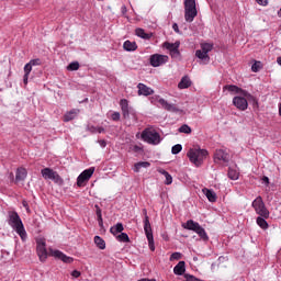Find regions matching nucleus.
Returning a JSON list of instances; mask_svg holds the SVG:
<instances>
[{
    "mask_svg": "<svg viewBox=\"0 0 281 281\" xmlns=\"http://www.w3.org/2000/svg\"><path fill=\"white\" fill-rule=\"evenodd\" d=\"M36 251L41 262H45L48 256H53V258H57L58 260H61V262H65L66 265H71V262H74V257H69L60 250H54L49 248L48 251L45 247H37Z\"/></svg>",
    "mask_w": 281,
    "mask_h": 281,
    "instance_id": "obj_1",
    "label": "nucleus"
},
{
    "mask_svg": "<svg viewBox=\"0 0 281 281\" xmlns=\"http://www.w3.org/2000/svg\"><path fill=\"white\" fill-rule=\"evenodd\" d=\"M8 225L16 232L18 235L22 238V240H25L27 238V232H25V226L23 225V221L21 220V216H19V213L16 211H9L8 212Z\"/></svg>",
    "mask_w": 281,
    "mask_h": 281,
    "instance_id": "obj_2",
    "label": "nucleus"
},
{
    "mask_svg": "<svg viewBox=\"0 0 281 281\" xmlns=\"http://www.w3.org/2000/svg\"><path fill=\"white\" fill-rule=\"evenodd\" d=\"M209 155L210 154L207 153V149H201V148H191L187 153V157L189 158V161H191V164L196 166V168L203 165V161L207 159Z\"/></svg>",
    "mask_w": 281,
    "mask_h": 281,
    "instance_id": "obj_3",
    "label": "nucleus"
},
{
    "mask_svg": "<svg viewBox=\"0 0 281 281\" xmlns=\"http://www.w3.org/2000/svg\"><path fill=\"white\" fill-rule=\"evenodd\" d=\"M198 14L196 0H184V21H187V23H192Z\"/></svg>",
    "mask_w": 281,
    "mask_h": 281,
    "instance_id": "obj_4",
    "label": "nucleus"
},
{
    "mask_svg": "<svg viewBox=\"0 0 281 281\" xmlns=\"http://www.w3.org/2000/svg\"><path fill=\"white\" fill-rule=\"evenodd\" d=\"M140 137L144 142H147V144H153L154 146H157V144L161 142V136L157 133V131L151 128L144 130Z\"/></svg>",
    "mask_w": 281,
    "mask_h": 281,
    "instance_id": "obj_5",
    "label": "nucleus"
},
{
    "mask_svg": "<svg viewBox=\"0 0 281 281\" xmlns=\"http://www.w3.org/2000/svg\"><path fill=\"white\" fill-rule=\"evenodd\" d=\"M256 214L261 216L262 218L269 217V210H267V206L265 205V201H262V196H257L252 203H251Z\"/></svg>",
    "mask_w": 281,
    "mask_h": 281,
    "instance_id": "obj_6",
    "label": "nucleus"
},
{
    "mask_svg": "<svg viewBox=\"0 0 281 281\" xmlns=\"http://www.w3.org/2000/svg\"><path fill=\"white\" fill-rule=\"evenodd\" d=\"M41 175L43 179H49L50 181H54V183H57V186H63L64 180L54 169L46 167L41 170Z\"/></svg>",
    "mask_w": 281,
    "mask_h": 281,
    "instance_id": "obj_7",
    "label": "nucleus"
},
{
    "mask_svg": "<svg viewBox=\"0 0 281 281\" xmlns=\"http://www.w3.org/2000/svg\"><path fill=\"white\" fill-rule=\"evenodd\" d=\"M159 102L160 106L169 113H179V109L175 103H169L166 99H161L159 95L151 97V103Z\"/></svg>",
    "mask_w": 281,
    "mask_h": 281,
    "instance_id": "obj_8",
    "label": "nucleus"
},
{
    "mask_svg": "<svg viewBox=\"0 0 281 281\" xmlns=\"http://www.w3.org/2000/svg\"><path fill=\"white\" fill-rule=\"evenodd\" d=\"M224 90L229 91L231 93H241V95H244V98H247L249 102H254V104H258V100L256 99V97H254L249 92L238 88L237 86L227 85L224 87Z\"/></svg>",
    "mask_w": 281,
    "mask_h": 281,
    "instance_id": "obj_9",
    "label": "nucleus"
},
{
    "mask_svg": "<svg viewBox=\"0 0 281 281\" xmlns=\"http://www.w3.org/2000/svg\"><path fill=\"white\" fill-rule=\"evenodd\" d=\"M93 172H95V168L93 167L83 170L77 178L78 188H85L87 182L91 179V177H93Z\"/></svg>",
    "mask_w": 281,
    "mask_h": 281,
    "instance_id": "obj_10",
    "label": "nucleus"
},
{
    "mask_svg": "<svg viewBox=\"0 0 281 281\" xmlns=\"http://www.w3.org/2000/svg\"><path fill=\"white\" fill-rule=\"evenodd\" d=\"M162 46L165 47V49H168L171 58H179V56H181V52H179V47H181V42L179 41L175 43L165 42Z\"/></svg>",
    "mask_w": 281,
    "mask_h": 281,
    "instance_id": "obj_11",
    "label": "nucleus"
},
{
    "mask_svg": "<svg viewBox=\"0 0 281 281\" xmlns=\"http://www.w3.org/2000/svg\"><path fill=\"white\" fill-rule=\"evenodd\" d=\"M170 58L168 55H159V54H154L149 58V63L151 67H161V65H166Z\"/></svg>",
    "mask_w": 281,
    "mask_h": 281,
    "instance_id": "obj_12",
    "label": "nucleus"
},
{
    "mask_svg": "<svg viewBox=\"0 0 281 281\" xmlns=\"http://www.w3.org/2000/svg\"><path fill=\"white\" fill-rule=\"evenodd\" d=\"M144 232L147 236L149 247H155V239L153 238V227L150 226V218L148 216L144 218Z\"/></svg>",
    "mask_w": 281,
    "mask_h": 281,
    "instance_id": "obj_13",
    "label": "nucleus"
},
{
    "mask_svg": "<svg viewBox=\"0 0 281 281\" xmlns=\"http://www.w3.org/2000/svg\"><path fill=\"white\" fill-rule=\"evenodd\" d=\"M247 97H234L233 104L238 109V111H247V108L249 106Z\"/></svg>",
    "mask_w": 281,
    "mask_h": 281,
    "instance_id": "obj_14",
    "label": "nucleus"
},
{
    "mask_svg": "<svg viewBox=\"0 0 281 281\" xmlns=\"http://www.w3.org/2000/svg\"><path fill=\"white\" fill-rule=\"evenodd\" d=\"M214 161L215 164H218V161L229 164V153L225 149H217L214 154Z\"/></svg>",
    "mask_w": 281,
    "mask_h": 281,
    "instance_id": "obj_15",
    "label": "nucleus"
},
{
    "mask_svg": "<svg viewBox=\"0 0 281 281\" xmlns=\"http://www.w3.org/2000/svg\"><path fill=\"white\" fill-rule=\"evenodd\" d=\"M137 89H138V95H153V93H155V90H153V88L144 85V83H138L137 85Z\"/></svg>",
    "mask_w": 281,
    "mask_h": 281,
    "instance_id": "obj_16",
    "label": "nucleus"
},
{
    "mask_svg": "<svg viewBox=\"0 0 281 281\" xmlns=\"http://www.w3.org/2000/svg\"><path fill=\"white\" fill-rule=\"evenodd\" d=\"M120 106H121V111L123 113V117L125 120H128V117L131 115V108L128 106V100L122 99L120 101Z\"/></svg>",
    "mask_w": 281,
    "mask_h": 281,
    "instance_id": "obj_17",
    "label": "nucleus"
},
{
    "mask_svg": "<svg viewBox=\"0 0 281 281\" xmlns=\"http://www.w3.org/2000/svg\"><path fill=\"white\" fill-rule=\"evenodd\" d=\"M183 229H189L190 232H196L198 228L201 227L199 222H194L193 220H188L187 223L182 224Z\"/></svg>",
    "mask_w": 281,
    "mask_h": 281,
    "instance_id": "obj_18",
    "label": "nucleus"
},
{
    "mask_svg": "<svg viewBox=\"0 0 281 281\" xmlns=\"http://www.w3.org/2000/svg\"><path fill=\"white\" fill-rule=\"evenodd\" d=\"M80 113L79 109H72L64 115V122H71V120H76L78 114Z\"/></svg>",
    "mask_w": 281,
    "mask_h": 281,
    "instance_id": "obj_19",
    "label": "nucleus"
},
{
    "mask_svg": "<svg viewBox=\"0 0 281 281\" xmlns=\"http://www.w3.org/2000/svg\"><path fill=\"white\" fill-rule=\"evenodd\" d=\"M175 276H183L186 273V261H179L173 268Z\"/></svg>",
    "mask_w": 281,
    "mask_h": 281,
    "instance_id": "obj_20",
    "label": "nucleus"
},
{
    "mask_svg": "<svg viewBox=\"0 0 281 281\" xmlns=\"http://www.w3.org/2000/svg\"><path fill=\"white\" fill-rule=\"evenodd\" d=\"M190 87H192V80H190V77L188 76L182 77L180 82L178 83V88L190 89Z\"/></svg>",
    "mask_w": 281,
    "mask_h": 281,
    "instance_id": "obj_21",
    "label": "nucleus"
},
{
    "mask_svg": "<svg viewBox=\"0 0 281 281\" xmlns=\"http://www.w3.org/2000/svg\"><path fill=\"white\" fill-rule=\"evenodd\" d=\"M26 178H27V169L18 168L15 173V181H25Z\"/></svg>",
    "mask_w": 281,
    "mask_h": 281,
    "instance_id": "obj_22",
    "label": "nucleus"
},
{
    "mask_svg": "<svg viewBox=\"0 0 281 281\" xmlns=\"http://www.w3.org/2000/svg\"><path fill=\"white\" fill-rule=\"evenodd\" d=\"M195 56L202 60L203 65H207V63H210V55L204 53L202 49H198L195 52Z\"/></svg>",
    "mask_w": 281,
    "mask_h": 281,
    "instance_id": "obj_23",
    "label": "nucleus"
},
{
    "mask_svg": "<svg viewBox=\"0 0 281 281\" xmlns=\"http://www.w3.org/2000/svg\"><path fill=\"white\" fill-rule=\"evenodd\" d=\"M123 49H125V52H135L137 49V43L127 40L123 44Z\"/></svg>",
    "mask_w": 281,
    "mask_h": 281,
    "instance_id": "obj_24",
    "label": "nucleus"
},
{
    "mask_svg": "<svg viewBox=\"0 0 281 281\" xmlns=\"http://www.w3.org/2000/svg\"><path fill=\"white\" fill-rule=\"evenodd\" d=\"M203 193L205 194L210 203H216V193L214 191L210 189H203Z\"/></svg>",
    "mask_w": 281,
    "mask_h": 281,
    "instance_id": "obj_25",
    "label": "nucleus"
},
{
    "mask_svg": "<svg viewBox=\"0 0 281 281\" xmlns=\"http://www.w3.org/2000/svg\"><path fill=\"white\" fill-rule=\"evenodd\" d=\"M110 232L111 234H113V236H119V234H122V232H124V225L122 223H117L110 228Z\"/></svg>",
    "mask_w": 281,
    "mask_h": 281,
    "instance_id": "obj_26",
    "label": "nucleus"
},
{
    "mask_svg": "<svg viewBox=\"0 0 281 281\" xmlns=\"http://www.w3.org/2000/svg\"><path fill=\"white\" fill-rule=\"evenodd\" d=\"M135 34L136 36H138L139 38H144L145 41H149V38H151V34L146 33V31H144V29H136L135 30Z\"/></svg>",
    "mask_w": 281,
    "mask_h": 281,
    "instance_id": "obj_27",
    "label": "nucleus"
},
{
    "mask_svg": "<svg viewBox=\"0 0 281 281\" xmlns=\"http://www.w3.org/2000/svg\"><path fill=\"white\" fill-rule=\"evenodd\" d=\"M142 168H150V162L148 161H139V162H136L134 165V172H139V170H142Z\"/></svg>",
    "mask_w": 281,
    "mask_h": 281,
    "instance_id": "obj_28",
    "label": "nucleus"
},
{
    "mask_svg": "<svg viewBox=\"0 0 281 281\" xmlns=\"http://www.w3.org/2000/svg\"><path fill=\"white\" fill-rule=\"evenodd\" d=\"M227 175H228V179H232V181H238V177H240V173L232 167L228 168Z\"/></svg>",
    "mask_w": 281,
    "mask_h": 281,
    "instance_id": "obj_29",
    "label": "nucleus"
},
{
    "mask_svg": "<svg viewBox=\"0 0 281 281\" xmlns=\"http://www.w3.org/2000/svg\"><path fill=\"white\" fill-rule=\"evenodd\" d=\"M158 172L166 178V181H165L166 186H171L172 176L168 171H166L165 169H160V170H158Z\"/></svg>",
    "mask_w": 281,
    "mask_h": 281,
    "instance_id": "obj_30",
    "label": "nucleus"
},
{
    "mask_svg": "<svg viewBox=\"0 0 281 281\" xmlns=\"http://www.w3.org/2000/svg\"><path fill=\"white\" fill-rule=\"evenodd\" d=\"M95 207V214L98 218L99 226L102 227L104 225V221L102 220V209L97 204Z\"/></svg>",
    "mask_w": 281,
    "mask_h": 281,
    "instance_id": "obj_31",
    "label": "nucleus"
},
{
    "mask_svg": "<svg viewBox=\"0 0 281 281\" xmlns=\"http://www.w3.org/2000/svg\"><path fill=\"white\" fill-rule=\"evenodd\" d=\"M214 49V44L210 43H202L201 44V50L204 52V54H210Z\"/></svg>",
    "mask_w": 281,
    "mask_h": 281,
    "instance_id": "obj_32",
    "label": "nucleus"
},
{
    "mask_svg": "<svg viewBox=\"0 0 281 281\" xmlns=\"http://www.w3.org/2000/svg\"><path fill=\"white\" fill-rule=\"evenodd\" d=\"M257 225H259V227H261V229H267L269 227L267 220H265V217H262V216L257 217Z\"/></svg>",
    "mask_w": 281,
    "mask_h": 281,
    "instance_id": "obj_33",
    "label": "nucleus"
},
{
    "mask_svg": "<svg viewBox=\"0 0 281 281\" xmlns=\"http://www.w3.org/2000/svg\"><path fill=\"white\" fill-rule=\"evenodd\" d=\"M195 234L199 235L202 240H207V233H205V228H203L202 226H200L198 231H195Z\"/></svg>",
    "mask_w": 281,
    "mask_h": 281,
    "instance_id": "obj_34",
    "label": "nucleus"
},
{
    "mask_svg": "<svg viewBox=\"0 0 281 281\" xmlns=\"http://www.w3.org/2000/svg\"><path fill=\"white\" fill-rule=\"evenodd\" d=\"M68 71H78L80 69V64L78 61H72L67 66Z\"/></svg>",
    "mask_w": 281,
    "mask_h": 281,
    "instance_id": "obj_35",
    "label": "nucleus"
},
{
    "mask_svg": "<svg viewBox=\"0 0 281 281\" xmlns=\"http://www.w3.org/2000/svg\"><path fill=\"white\" fill-rule=\"evenodd\" d=\"M117 240L120 243H128L131 239L128 238V234L126 233H121L116 236Z\"/></svg>",
    "mask_w": 281,
    "mask_h": 281,
    "instance_id": "obj_36",
    "label": "nucleus"
},
{
    "mask_svg": "<svg viewBox=\"0 0 281 281\" xmlns=\"http://www.w3.org/2000/svg\"><path fill=\"white\" fill-rule=\"evenodd\" d=\"M94 244L97 245V247H105L106 246V243L100 236H94Z\"/></svg>",
    "mask_w": 281,
    "mask_h": 281,
    "instance_id": "obj_37",
    "label": "nucleus"
},
{
    "mask_svg": "<svg viewBox=\"0 0 281 281\" xmlns=\"http://www.w3.org/2000/svg\"><path fill=\"white\" fill-rule=\"evenodd\" d=\"M179 133H186V135H190V133H192V128L188 124H184L180 126Z\"/></svg>",
    "mask_w": 281,
    "mask_h": 281,
    "instance_id": "obj_38",
    "label": "nucleus"
},
{
    "mask_svg": "<svg viewBox=\"0 0 281 281\" xmlns=\"http://www.w3.org/2000/svg\"><path fill=\"white\" fill-rule=\"evenodd\" d=\"M181 150H183V146H181V144H177L171 148L172 155H179Z\"/></svg>",
    "mask_w": 281,
    "mask_h": 281,
    "instance_id": "obj_39",
    "label": "nucleus"
},
{
    "mask_svg": "<svg viewBox=\"0 0 281 281\" xmlns=\"http://www.w3.org/2000/svg\"><path fill=\"white\" fill-rule=\"evenodd\" d=\"M1 254H2V258H8V256H10V254H14V249L13 248L2 249Z\"/></svg>",
    "mask_w": 281,
    "mask_h": 281,
    "instance_id": "obj_40",
    "label": "nucleus"
},
{
    "mask_svg": "<svg viewBox=\"0 0 281 281\" xmlns=\"http://www.w3.org/2000/svg\"><path fill=\"white\" fill-rule=\"evenodd\" d=\"M181 256H182L181 252H173V254H171L169 260L171 262L175 261V260H181Z\"/></svg>",
    "mask_w": 281,
    "mask_h": 281,
    "instance_id": "obj_41",
    "label": "nucleus"
},
{
    "mask_svg": "<svg viewBox=\"0 0 281 281\" xmlns=\"http://www.w3.org/2000/svg\"><path fill=\"white\" fill-rule=\"evenodd\" d=\"M260 61H255L251 66V71H254L255 74H258V71H260Z\"/></svg>",
    "mask_w": 281,
    "mask_h": 281,
    "instance_id": "obj_42",
    "label": "nucleus"
},
{
    "mask_svg": "<svg viewBox=\"0 0 281 281\" xmlns=\"http://www.w3.org/2000/svg\"><path fill=\"white\" fill-rule=\"evenodd\" d=\"M30 74H32V64L27 63V64L24 66V75H25V76H30Z\"/></svg>",
    "mask_w": 281,
    "mask_h": 281,
    "instance_id": "obj_43",
    "label": "nucleus"
},
{
    "mask_svg": "<svg viewBox=\"0 0 281 281\" xmlns=\"http://www.w3.org/2000/svg\"><path fill=\"white\" fill-rule=\"evenodd\" d=\"M37 247H45L46 240L43 237L36 238Z\"/></svg>",
    "mask_w": 281,
    "mask_h": 281,
    "instance_id": "obj_44",
    "label": "nucleus"
},
{
    "mask_svg": "<svg viewBox=\"0 0 281 281\" xmlns=\"http://www.w3.org/2000/svg\"><path fill=\"white\" fill-rule=\"evenodd\" d=\"M29 64H30L32 67H36V66L41 65V59H40V58L32 59V60L29 61Z\"/></svg>",
    "mask_w": 281,
    "mask_h": 281,
    "instance_id": "obj_45",
    "label": "nucleus"
},
{
    "mask_svg": "<svg viewBox=\"0 0 281 281\" xmlns=\"http://www.w3.org/2000/svg\"><path fill=\"white\" fill-rule=\"evenodd\" d=\"M111 117L113 122H120V117H121L120 112L112 113Z\"/></svg>",
    "mask_w": 281,
    "mask_h": 281,
    "instance_id": "obj_46",
    "label": "nucleus"
},
{
    "mask_svg": "<svg viewBox=\"0 0 281 281\" xmlns=\"http://www.w3.org/2000/svg\"><path fill=\"white\" fill-rule=\"evenodd\" d=\"M256 2L258 3V5H263V7L269 5V0H256Z\"/></svg>",
    "mask_w": 281,
    "mask_h": 281,
    "instance_id": "obj_47",
    "label": "nucleus"
},
{
    "mask_svg": "<svg viewBox=\"0 0 281 281\" xmlns=\"http://www.w3.org/2000/svg\"><path fill=\"white\" fill-rule=\"evenodd\" d=\"M172 30H173V32H176V34H181V31L179 30V24L173 23L172 24Z\"/></svg>",
    "mask_w": 281,
    "mask_h": 281,
    "instance_id": "obj_48",
    "label": "nucleus"
},
{
    "mask_svg": "<svg viewBox=\"0 0 281 281\" xmlns=\"http://www.w3.org/2000/svg\"><path fill=\"white\" fill-rule=\"evenodd\" d=\"M131 150H133V153H139V150H142V147L134 145L133 147H131Z\"/></svg>",
    "mask_w": 281,
    "mask_h": 281,
    "instance_id": "obj_49",
    "label": "nucleus"
},
{
    "mask_svg": "<svg viewBox=\"0 0 281 281\" xmlns=\"http://www.w3.org/2000/svg\"><path fill=\"white\" fill-rule=\"evenodd\" d=\"M71 276H72V278H80L81 273H80V271H78V270H74V271L71 272Z\"/></svg>",
    "mask_w": 281,
    "mask_h": 281,
    "instance_id": "obj_50",
    "label": "nucleus"
},
{
    "mask_svg": "<svg viewBox=\"0 0 281 281\" xmlns=\"http://www.w3.org/2000/svg\"><path fill=\"white\" fill-rule=\"evenodd\" d=\"M89 131H90V133H98V127L91 126V127L89 128Z\"/></svg>",
    "mask_w": 281,
    "mask_h": 281,
    "instance_id": "obj_51",
    "label": "nucleus"
},
{
    "mask_svg": "<svg viewBox=\"0 0 281 281\" xmlns=\"http://www.w3.org/2000/svg\"><path fill=\"white\" fill-rule=\"evenodd\" d=\"M99 144L102 148L106 147V140H99Z\"/></svg>",
    "mask_w": 281,
    "mask_h": 281,
    "instance_id": "obj_52",
    "label": "nucleus"
},
{
    "mask_svg": "<svg viewBox=\"0 0 281 281\" xmlns=\"http://www.w3.org/2000/svg\"><path fill=\"white\" fill-rule=\"evenodd\" d=\"M121 12H122V14H126V12H128V10L126 9V5H123L121 8Z\"/></svg>",
    "mask_w": 281,
    "mask_h": 281,
    "instance_id": "obj_53",
    "label": "nucleus"
},
{
    "mask_svg": "<svg viewBox=\"0 0 281 281\" xmlns=\"http://www.w3.org/2000/svg\"><path fill=\"white\" fill-rule=\"evenodd\" d=\"M29 78H30V75H24V77H23L24 85H27Z\"/></svg>",
    "mask_w": 281,
    "mask_h": 281,
    "instance_id": "obj_54",
    "label": "nucleus"
},
{
    "mask_svg": "<svg viewBox=\"0 0 281 281\" xmlns=\"http://www.w3.org/2000/svg\"><path fill=\"white\" fill-rule=\"evenodd\" d=\"M23 207L26 209V212H30V206L27 205V203L25 201L22 202Z\"/></svg>",
    "mask_w": 281,
    "mask_h": 281,
    "instance_id": "obj_55",
    "label": "nucleus"
},
{
    "mask_svg": "<svg viewBox=\"0 0 281 281\" xmlns=\"http://www.w3.org/2000/svg\"><path fill=\"white\" fill-rule=\"evenodd\" d=\"M262 181H263L265 183L269 184V177L263 176V177H262Z\"/></svg>",
    "mask_w": 281,
    "mask_h": 281,
    "instance_id": "obj_56",
    "label": "nucleus"
},
{
    "mask_svg": "<svg viewBox=\"0 0 281 281\" xmlns=\"http://www.w3.org/2000/svg\"><path fill=\"white\" fill-rule=\"evenodd\" d=\"M97 133H104V127H97Z\"/></svg>",
    "mask_w": 281,
    "mask_h": 281,
    "instance_id": "obj_57",
    "label": "nucleus"
},
{
    "mask_svg": "<svg viewBox=\"0 0 281 281\" xmlns=\"http://www.w3.org/2000/svg\"><path fill=\"white\" fill-rule=\"evenodd\" d=\"M143 215L145 216V218L146 216H148V211L146 209H143Z\"/></svg>",
    "mask_w": 281,
    "mask_h": 281,
    "instance_id": "obj_58",
    "label": "nucleus"
},
{
    "mask_svg": "<svg viewBox=\"0 0 281 281\" xmlns=\"http://www.w3.org/2000/svg\"><path fill=\"white\" fill-rule=\"evenodd\" d=\"M277 63H278V65L281 66V57H278V58H277Z\"/></svg>",
    "mask_w": 281,
    "mask_h": 281,
    "instance_id": "obj_59",
    "label": "nucleus"
},
{
    "mask_svg": "<svg viewBox=\"0 0 281 281\" xmlns=\"http://www.w3.org/2000/svg\"><path fill=\"white\" fill-rule=\"evenodd\" d=\"M279 115H281V102L279 103Z\"/></svg>",
    "mask_w": 281,
    "mask_h": 281,
    "instance_id": "obj_60",
    "label": "nucleus"
},
{
    "mask_svg": "<svg viewBox=\"0 0 281 281\" xmlns=\"http://www.w3.org/2000/svg\"><path fill=\"white\" fill-rule=\"evenodd\" d=\"M150 250H151V251H155V247H150Z\"/></svg>",
    "mask_w": 281,
    "mask_h": 281,
    "instance_id": "obj_61",
    "label": "nucleus"
},
{
    "mask_svg": "<svg viewBox=\"0 0 281 281\" xmlns=\"http://www.w3.org/2000/svg\"><path fill=\"white\" fill-rule=\"evenodd\" d=\"M279 16H281V8H280V10H279Z\"/></svg>",
    "mask_w": 281,
    "mask_h": 281,
    "instance_id": "obj_62",
    "label": "nucleus"
},
{
    "mask_svg": "<svg viewBox=\"0 0 281 281\" xmlns=\"http://www.w3.org/2000/svg\"><path fill=\"white\" fill-rule=\"evenodd\" d=\"M101 249H104V247H101Z\"/></svg>",
    "mask_w": 281,
    "mask_h": 281,
    "instance_id": "obj_63",
    "label": "nucleus"
},
{
    "mask_svg": "<svg viewBox=\"0 0 281 281\" xmlns=\"http://www.w3.org/2000/svg\"><path fill=\"white\" fill-rule=\"evenodd\" d=\"M99 1H104V0H99Z\"/></svg>",
    "mask_w": 281,
    "mask_h": 281,
    "instance_id": "obj_64",
    "label": "nucleus"
}]
</instances>
